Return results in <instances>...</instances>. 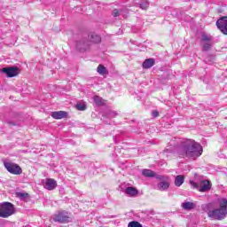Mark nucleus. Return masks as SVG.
I'll return each instance as SVG.
<instances>
[{
  "label": "nucleus",
  "instance_id": "1",
  "mask_svg": "<svg viewBox=\"0 0 227 227\" xmlns=\"http://www.w3.org/2000/svg\"><path fill=\"white\" fill-rule=\"evenodd\" d=\"M164 153H176L181 159L196 160L203 153V146L192 139L183 138L176 146L168 145Z\"/></svg>",
  "mask_w": 227,
  "mask_h": 227
},
{
  "label": "nucleus",
  "instance_id": "2",
  "mask_svg": "<svg viewBox=\"0 0 227 227\" xmlns=\"http://www.w3.org/2000/svg\"><path fill=\"white\" fill-rule=\"evenodd\" d=\"M218 203L220 207L215 210H211L208 212V216L211 219H216L217 221H221L224 219L227 215V199H220L218 200Z\"/></svg>",
  "mask_w": 227,
  "mask_h": 227
},
{
  "label": "nucleus",
  "instance_id": "3",
  "mask_svg": "<svg viewBox=\"0 0 227 227\" xmlns=\"http://www.w3.org/2000/svg\"><path fill=\"white\" fill-rule=\"evenodd\" d=\"M100 42H102V38L100 37V35L95 33H92L89 35V41H85V40L78 41L76 43V49H78V51H81V52H82L84 51H88L90 47V43H100Z\"/></svg>",
  "mask_w": 227,
  "mask_h": 227
},
{
  "label": "nucleus",
  "instance_id": "4",
  "mask_svg": "<svg viewBox=\"0 0 227 227\" xmlns=\"http://www.w3.org/2000/svg\"><path fill=\"white\" fill-rule=\"evenodd\" d=\"M190 184L193 189H198L200 192H207V191L212 189V183L209 180H201L200 183L190 181Z\"/></svg>",
  "mask_w": 227,
  "mask_h": 227
},
{
  "label": "nucleus",
  "instance_id": "5",
  "mask_svg": "<svg viewBox=\"0 0 227 227\" xmlns=\"http://www.w3.org/2000/svg\"><path fill=\"white\" fill-rule=\"evenodd\" d=\"M15 214V207H13V204L10 202H4L0 205V217H10V215H13Z\"/></svg>",
  "mask_w": 227,
  "mask_h": 227
},
{
  "label": "nucleus",
  "instance_id": "6",
  "mask_svg": "<svg viewBox=\"0 0 227 227\" xmlns=\"http://www.w3.org/2000/svg\"><path fill=\"white\" fill-rule=\"evenodd\" d=\"M212 40H214V37L210 35L202 34L201 39H200V45L202 47V51H205L206 52H208L210 49H212Z\"/></svg>",
  "mask_w": 227,
  "mask_h": 227
},
{
  "label": "nucleus",
  "instance_id": "7",
  "mask_svg": "<svg viewBox=\"0 0 227 227\" xmlns=\"http://www.w3.org/2000/svg\"><path fill=\"white\" fill-rule=\"evenodd\" d=\"M4 166L11 175H22V168L17 163L4 161Z\"/></svg>",
  "mask_w": 227,
  "mask_h": 227
},
{
  "label": "nucleus",
  "instance_id": "8",
  "mask_svg": "<svg viewBox=\"0 0 227 227\" xmlns=\"http://www.w3.org/2000/svg\"><path fill=\"white\" fill-rule=\"evenodd\" d=\"M53 221L55 223H70L72 221V218L68 215V212L67 211H61L53 215Z\"/></svg>",
  "mask_w": 227,
  "mask_h": 227
},
{
  "label": "nucleus",
  "instance_id": "9",
  "mask_svg": "<svg viewBox=\"0 0 227 227\" xmlns=\"http://www.w3.org/2000/svg\"><path fill=\"white\" fill-rule=\"evenodd\" d=\"M216 27L220 29L223 35H227V16L220 18L216 21Z\"/></svg>",
  "mask_w": 227,
  "mask_h": 227
},
{
  "label": "nucleus",
  "instance_id": "10",
  "mask_svg": "<svg viewBox=\"0 0 227 227\" xmlns=\"http://www.w3.org/2000/svg\"><path fill=\"white\" fill-rule=\"evenodd\" d=\"M43 185L44 189H47V191H54V189H56V187H58V182H56V180H54L52 178H46L43 182Z\"/></svg>",
  "mask_w": 227,
  "mask_h": 227
},
{
  "label": "nucleus",
  "instance_id": "11",
  "mask_svg": "<svg viewBox=\"0 0 227 227\" xmlns=\"http://www.w3.org/2000/svg\"><path fill=\"white\" fill-rule=\"evenodd\" d=\"M3 74H5L7 77H16L19 75V67H4L2 69Z\"/></svg>",
  "mask_w": 227,
  "mask_h": 227
},
{
  "label": "nucleus",
  "instance_id": "12",
  "mask_svg": "<svg viewBox=\"0 0 227 227\" xmlns=\"http://www.w3.org/2000/svg\"><path fill=\"white\" fill-rule=\"evenodd\" d=\"M169 181L168 180V177H166L165 181H160L156 185L157 191H168L169 189Z\"/></svg>",
  "mask_w": 227,
  "mask_h": 227
},
{
  "label": "nucleus",
  "instance_id": "13",
  "mask_svg": "<svg viewBox=\"0 0 227 227\" xmlns=\"http://www.w3.org/2000/svg\"><path fill=\"white\" fill-rule=\"evenodd\" d=\"M51 116L55 120H63V118H67V116H68V114L65 111H59L51 113Z\"/></svg>",
  "mask_w": 227,
  "mask_h": 227
},
{
  "label": "nucleus",
  "instance_id": "14",
  "mask_svg": "<svg viewBox=\"0 0 227 227\" xmlns=\"http://www.w3.org/2000/svg\"><path fill=\"white\" fill-rule=\"evenodd\" d=\"M153 65H155V59H147L143 62L142 67H143V68L148 69V68H152V67H153Z\"/></svg>",
  "mask_w": 227,
  "mask_h": 227
},
{
  "label": "nucleus",
  "instance_id": "15",
  "mask_svg": "<svg viewBox=\"0 0 227 227\" xmlns=\"http://www.w3.org/2000/svg\"><path fill=\"white\" fill-rule=\"evenodd\" d=\"M184 181H185V177H184V176L182 175L176 176L175 178V185L176 187H180Z\"/></svg>",
  "mask_w": 227,
  "mask_h": 227
},
{
  "label": "nucleus",
  "instance_id": "16",
  "mask_svg": "<svg viewBox=\"0 0 227 227\" xmlns=\"http://www.w3.org/2000/svg\"><path fill=\"white\" fill-rule=\"evenodd\" d=\"M182 207L184 208V210H192V208L196 207V204L186 201L182 204Z\"/></svg>",
  "mask_w": 227,
  "mask_h": 227
},
{
  "label": "nucleus",
  "instance_id": "17",
  "mask_svg": "<svg viewBox=\"0 0 227 227\" xmlns=\"http://www.w3.org/2000/svg\"><path fill=\"white\" fill-rule=\"evenodd\" d=\"M142 175H143V176L152 178V177L155 176V172H153L151 169H143L142 170Z\"/></svg>",
  "mask_w": 227,
  "mask_h": 227
},
{
  "label": "nucleus",
  "instance_id": "18",
  "mask_svg": "<svg viewBox=\"0 0 227 227\" xmlns=\"http://www.w3.org/2000/svg\"><path fill=\"white\" fill-rule=\"evenodd\" d=\"M125 193L128 194L129 196H137V190L134 187H128L125 190Z\"/></svg>",
  "mask_w": 227,
  "mask_h": 227
},
{
  "label": "nucleus",
  "instance_id": "19",
  "mask_svg": "<svg viewBox=\"0 0 227 227\" xmlns=\"http://www.w3.org/2000/svg\"><path fill=\"white\" fill-rule=\"evenodd\" d=\"M98 74H99V75H107V68H106L104 65L100 64L98 67Z\"/></svg>",
  "mask_w": 227,
  "mask_h": 227
},
{
  "label": "nucleus",
  "instance_id": "20",
  "mask_svg": "<svg viewBox=\"0 0 227 227\" xmlns=\"http://www.w3.org/2000/svg\"><path fill=\"white\" fill-rule=\"evenodd\" d=\"M94 100V104H96V106H104V99L98 96H95L93 98Z\"/></svg>",
  "mask_w": 227,
  "mask_h": 227
},
{
  "label": "nucleus",
  "instance_id": "21",
  "mask_svg": "<svg viewBox=\"0 0 227 227\" xmlns=\"http://www.w3.org/2000/svg\"><path fill=\"white\" fill-rule=\"evenodd\" d=\"M76 109H77L78 111H85V109H86V104L78 103V104L76 105Z\"/></svg>",
  "mask_w": 227,
  "mask_h": 227
},
{
  "label": "nucleus",
  "instance_id": "22",
  "mask_svg": "<svg viewBox=\"0 0 227 227\" xmlns=\"http://www.w3.org/2000/svg\"><path fill=\"white\" fill-rule=\"evenodd\" d=\"M128 227H143V225L140 224L139 222L133 221L128 224Z\"/></svg>",
  "mask_w": 227,
  "mask_h": 227
},
{
  "label": "nucleus",
  "instance_id": "23",
  "mask_svg": "<svg viewBox=\"0 0 227 227\" xmlns=\"http://www.w3.org/2000/svg\"><path fill=\"white\" fill-rule=\"evenodd\" d=\"M149 6H150V4L148 3V1H144L140 4V8L142 10H146Z\"/></svg>",
  "mask_w": 227,
  "mask_h": 227
},
{
  "label": "nucleus",
  "instance_id": "24",
  "mask_svg": "<svg viewBox=\"0 0 227 227\" xmlns=\"http://www.w3.org/2000/svg\"><path fill=\"white\" fill-rule=\"evenodd\" d=\"M114 17H119V15H123V11H118V9H114L113 11Z\"/></svg>",
  "mask_w": 227,
  "mask_h": 227
},
{
  "label": "nucleus",
  "instance_id": "25",
  "mask_svg": "<svg viewBox=\"0 0 227 227\" xmlns=\"http://www.w3.org/2000/svg\"><path fill=\"white\" fill-rule=\"evenodd\" d=\"M108 116H109V118H114V116H116V113L115 112H110Z\"/></svg>",
  "mask_w": 227,
  "mask_h": 227
},
{
  "label": "nucleus",
  "instance_id": "26",
  "mask_svg": "<svg viewBox=\"0 0 227 227\" xmlns=\"http://www.w3.org/2000/svg\"><path fill=\"white\" fill-rule=\"evenodd\" d=\"M153 118H157V116H159V112L153 111Z\"/></svg>",
  "mask_w": 227,
  "mask_h": 227
},
{
  "label": "nucleus",
  "instance_id": "27",
  "mask_svg": "<svg viewBox=\"0 0 227 227\" xmlns=\"http://www.w3.org/2000/svg\"><path fill=\"white\" fill-rule=\"evenodd\" d=\"M19 195L20 196V198H25V196H26L25 193H19Z\"/></svg>",
  "mask_w": 227,
  "mask_h": 227
},
{
  "label": "nucleus",
  "instance_id": "28",
  "mask_svg": "<svg viewBox=\"0 0 227 227\" xmlns=\"http://www.w3.org/2000/svg\"><path fill=\"white\" fill-rule=\"evenodd\" d=\"M206 61H208V59H206Z\"/></svg>",
  "mask_w": 227,
  "mask_h": 227
}]
</instances>
